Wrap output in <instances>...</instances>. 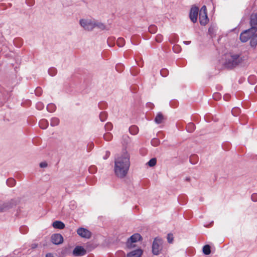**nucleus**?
<instances>
[{
    "mask_svg": "<svg viewBox=\"0 0 257 257\" xmlns=\"http://www.w3.org/2000/svg\"><path fill=\"white\" fill-rule=\"evenodd\" d=\"M130 166V155L125 151L115 159L114 168L115 174L119 178L124 177L128 172Z\"/></svg>",
    "mask_w": 257,
    "mask_h": 257,
    "instance_id": "1",
    "label": "nucleus"
},
{
    "mask_svg": "<svg viewBox=\"0 0 257 257\" xmlns=\"http://www.w3.org/2000/svg\"><path fill=\"white\" fill-rule=\"evenodd\" d=\"M246 60V57L239 53H230L225 55L224 66L231 69L237 66H241Z\"/></svg>",
    "mask_w": 257,
    "mask_h": 257,
    "instance_id": "2",
    "label": "nucleus"
},
{
    "mask_svg": "<svg viewBox=\"0 0 257 257\" xmlns=\"http://www.w3.org/2000/svg\"><path fill=\"white\" fill-rule=\"evenodd\" d=\"M94 19L85 18L79 20L80 26L85 31H92L94 29Z\"/></svg>",
    "mask_w": 257,
    "mask_h": 257,
    "instance_id": "3",
    "label": "nucleus"
},
{
    "mask_svg": "<svg viewBox=\"0 0 257 257\" xmlns=\"http://www.w3.org/2000/svg\"><path fill=\"white\" fill-rule=\"evenodd\" d=\"M163 240L161 238H156L152 244V252L155 255H158L162 249Z\"/></svg>",
    "mask_w": 257,
    "mask_h": 257,
    "instance_id": "4",
    "label": "nucleus"
},
{
    "mask_svg": "<svg viewBox=\"0 0 257 257\" xmlns=\"http://www.w3.org/2000/svg\"><path fill=\"white\" fill-rule=\"evenodd\" d=\"M199 21L201 25H205L209 22L207 15V9L205 6H203L199 12Z\"/></svg>",
    "mask_w": 257,
    "mask_h": 257,
    "instance_id": "5",
    "label": "nucleus"
},
{
    "mask_svg": "<svg viewBox=\"0 0 257 257\" xmlns=\"http://www.w3.org/2000/svg\"><path fill=\"white\" fill-rule=\"evenodd\" d=\"M17 202L14 200L4 202L0 203V212L7 211L11 208L16 206Z\"/></svg>",
    "mask_w": 257,
    "mask_h": 257,
    "instance_id": "6",
    "label": "nucleus"
},
{
    "mask_svg": "<svg viewBox=\"0 0 257 257\" xmlns=\"http://www.w3.org/2000/svg\"><path fill=\"white\" fill-rule=\"evenodd\" d=\"M256 32H253L251 29L249 28L247 30H244L240 35V40L243 42H246L249 39H250L254 34Z\"/></svg>",
    "mask_w": 257,
    "mask_h": 257,
    "instance_id": "7",
    "label": "nucleus"
},
{
    "mask_svg": "<svg viewBox=\"0 0 257 257\" xmlns=\"http://www.w3.org/2000/svg\"><path fill=\"white\" fill-rule=\"evenodd\" d=\"M250 29L253 32H257V13H252L249 18Z\"/></svg>",
    "mask_w": 257,
    "mask_h": 257,
    "instance_id": "8",
    "label": "nucleus"
},
{
    "mask_svg": "<svg viewBox=\"0 0 257 257\" xmlns=\"http://www.w3.org/2000/svg\"><path fill=\"white\" fill-rule=\"evenodd\" d=\"M199 8L197 7H192L191 9L189 17L191 21L195 23L197 22Z\"/></svg>",
    "mask_w": 257,
    "mask_h": 257,
    "instance_id": "9",
    "label": "nucleus"
},
{
    "mask_svg": "<svg viewBox=\"0 0 257 257\" xmlns=\"http://www.w3.org/2000/svg\"><path fill=\"white\" fill-rule=\"evenodd\" d=\"M77 233L81 237L85 238H90L91 236L90 231L83 227L79 228L77 230Z\"/></svg>",
    "mask_w": 257,
    "mask_h": 257,
    "instance_id": "10",
    "label": "nucleus"
},
{
    "mask_svg": "<svg viewBox=\"0 0 257 257\" xmlns=\"http://www.w3.org/2000/svg\"><path fill=\"white\" fill-rule=\"evenodd\" d=\"M142 238L141 235L139 233H135L132 235L128 239L126 242V245L128 247H132V243L136 242L137 241L141 239Z\"/></svg>",
    "mask_w": 257,
    "mask_h": 257,
    "instance_id": "11",
    "label": "nucleus"
},
{
    "mask_svg": "<svg viewBox=\"0 0 257 257\" xmlns=\"http://www.w3.org/2000/svg\"><path fill=\"white\" fill-rule=\"evenodd\" d=\"M51 241L55 244H61L63 241V237L61 234L56 233L53 234L51 237Z\"/></svg>",
    "mask_w": 257,
    "mask_h": 257,
    "instance_id": "12",
    "label": "nucleus"
},
{
    "mask_svg": "<svg viewBox=\"0 0 257 257\" xmlns=\"http://www.w3.org/2000/svg\"><path fill=\"white\" fill-rule=\"evenodd\" d=\"M86 253V250L81 246H76L73 251V254L75 256H83Z\"/></svg>",
    "mask_w": 257,
    "mask_h": 257,
    "instance_id": "13",
    "label": "nucleus"
},
{
    "mask_svg": "<svg viewBox=\"0 0 257 257\" xmlns=\"http://www.w3.org/2000/svg\"><path fill=\"white\" fill-rule=\"evenodd\" d=\"M143 251L141 249H138L128 253L127 257H140Z\"/></svg>",
    "mask_w": 257,
    "mask_h": 257,
    "instance_id": "14",
    "label": "nucleus"
},
{
    "mask_svg": "<svg viewBox=\"0 0 257 257\" xmlns=\"http://www.w3.org/2000/svg\"><path fill=\"white\" fill-rule=\"evenodd\" d=\"M95 28L101 30H107L106 26L103 23L94 19V29Z\"/></svg>",
    "mask_w": 257,
    "mask_h": 257,
    "instance_id": "15",
    "label": "nucleus"
},
{
    "mask_svg": "<svg viewBox=\"0 0 257 257\" xmlns=\"http://www.w3.org/2000/svg\"><path fill=\"white\" fill-rule=\"evenodd\" d=\"M250 46L253 48H255L257 45V33L256 32L252 35L250 39Z\"/></svg>",
    "mask_w": 257,
    "mask_h": 257,
    "instance_id": "16",
    "label": "nucleus"
},
{
    "mask_svg": "<svg viewBox=\"0 0 257 257\" xmlns=\"http://www.w3.org/2000/svg\"><path fill=\"white\" fill-rule=\"evenodd\" d=\"M53 227L55 228L63 229L65 227L64 223L60 221H55L53 223Z\"/></svg>",
    "mask_w": 257,
    "mask_h": 257,
    "instance_id": "17",
    "label": "nucleus"
},
{
    "mask_svg": "<svg viewBox=\"0 0 257 257\" xmlns=\"http://www.w3.org/2000/svg\"><path fill=\"white\" fill-rule=\"evenodd\" d=\"M48 121L44 119L41 120L39 122V126L42 129L46 128L48 126Z\"/></svg>",
    "mask_w": 257,
    "mask_h": 257,
    "instance_id": "18",
    "label": "nucleus"
},
{
    "mask_svg": "<svg viewBox=\"0 0 257 257\" xmlns=\"http://www.w3.org/2000/svg\"><path fill=\"white\" fill-rule=\"evenodd\" d=\"M164 119L163 115L161 113H158L155 118V121L158 123H161Z\"/></svg>",
    "mask_w": 257,
    "mask_h": 257,
    "instance_id": "19",
    "label": "nucleus"
},
{
    "mask_svg": "<svg viewBox=\"0 0 257 257\" xmlns=\"http://www.w3.org/2000/svg\"><path fill=\"white\" fill-rule=\"evenodd\" d=\"M129 131L131 134L135 135L138 133L139 128L136 125H132L130 127Z\"/></svg>",
    "mask_w": 257,
    "mask_h": 257,
    "instance_id": "20",
    "label": "nucleus"
},
{
    "mask_svg": "<svg viewBox=\"0 0 257 257\" xmlns=\"http://www.w3.org/2000/svg\"><path fill=\"white\" fill-rule=\"evenodd\" d=\"M59 123V119L57 117H53L51 119L50 124L52 126H57Z\"/></svg>",
    "mask_w": 257,
    "mask_h": 257,
    "instance_id": "21",
    "label": "nucleus"
},
{
    "mask_svg": "<svg viewBox=\"0 0 257 257\" xmlns=\"http://www.w3.org/2000/svg\"><path fill=\"white\" fill-rule=\"evenodd\" d=\"M203 252L206 254L208 255L210 253V246L209 245H205L203 247Z\"/></svg>",
    "mask_w": 257,
    "mask_h": 257,
    "instance_id": "22",
    "label": "nucleus"
},
{
    "mask_svg": "<svg viewBox=\"0 0 257 257\" xmlns=\"http://www.w3.org/2000/svg\"><path fill=\"white\" fill-rule=\"evenodd\" d=\"M125 41L122 38H119L117 40V45L119 47H122L124 45Z\"/></svg>",
    "mask_w": 257,
    "mask_h": 257,
    "instance_id": "23",
    "label": "nucleus"
},
{
    "mask_svg": "<svg viewBox=\"0 0 257 257\" xmlns=\"http://www.w3.org/2000/svg\"><path fill=\"white\" fill-rule=\"evenodd\" d=\"M47 109L48 111L52 112L55 110L56 106L54 104L50 103L47 105Z\"/></svg>",
    "mask_w": 257,
    "mask_h": 257,
    "instance_id": "24",
    "label": "nucleus"
},
{
    "mask_svg": "<svg viewBox=\"0 0 257 257\" xmlns=\"http://www.w3.org/2000/svg\"><path fill=\"white\" fill-rule=\"evenodd\" d=\"M103 138L106 141H109L111 140L112 135L110 133H106L103 135Z\"/></svg>",
    "mask_w": 257,
    "mask_h": 257,
    "instance_id": "25",
    "label": "nucleus"
},
{
    "mask_svg": "<svg viewBox=\"0 0 257 257\" xmlns=\"http://www.w3.org/2000/svg\"><path fill=\"white\" fill-rule=\"evenodd\" d=\"M156 162H157L156 159L152 158L148 162L147 164L150 167H153L156 164Z\"/></svg>",
    "mask_w": 257,
    "mask_h": 257,
    "instance_id": "26",
    "label": "nucleus"
},
{
    "mask_svg": "<svg viewBox=\"0 0 257 257\" xmlns=\"http://www.w3.org/2000/svg\"><path fill=\"white\" fill-rule=\"evenodd\" d=\"M187 131L189 132H192L195 129V125L193 123H190L187 126Z\"/></svg>",
    "mask_w": 257,
    "mask_h": 257,
    "instance_id": "27",
    "label": "nucleus"
},
{
    "mask_svg": "<svg viewBox=\"0 0 257 257\" xmlns=\"http://www.w3.org/2000/svg\"><path fill=\"white\" fill-rule=\"evenodd\" d=\"M7 183L8 186L12 187L16 184V181L13 179H10L8 180Z\"/></svg>",
    "mask_w": 257,
    "mask_h": 257,
    "instance_id": "28",
    "label": "nucleus"
},
{
    "mask_svg": "<svg viewBox=\"0 0 257 257\" xmlns=\"http://www.w3.org/2000/svg\"><path fill=\"white\" fill-rule=\"evenodd\" d=\"M231 112L234 116H236L240 112V109L237 107H234L232 109Z\"/></svg>",
    "mask_w": 257,
    "mask_h": 257,
    "instance_id": "29",
    "label": "nucleus"
},
{
    "mask_svg": "<svg viewBox=\"0 0 257 257\" xmlns=\"http://www.w3.org/2000/svg\"><path fill=\"white\" fill-rule=\"evenodd\" d=\"M99 118L101 121H104L106 118V114L105 112H102L100 113Z\"/></svg>",
    "mask_w": 257,
    "mask_h": 257,
    "instance_id": "30",
    "label": "nucleus"
},
{
    "mask_svg": "<svg viewBox=\"0 0 257 257\" xmlns=\"http://www.w3.org/2000/svg\"><path fill=\"white\" fill-rule=\"evenodd\" d=\"M56 69L55 68H50L48 70V73L51 76H54L56 74Z\"/></svg>",
    "mask_w": 257,
    "mask_h": 257,
    "instance_id": "31",
    "label": "nucleus"
},
{
    "mask_svg": "<svg viewBox=\"0 0 257 257\" xmlns=\"http://www.w3.org/2000/svg\"><path fill=\"white\" fill-rule=\"evenodd\" d=\"M112 128V124L110 122H107L105 125V129L106 131H111Z\"/></svg>",
    "mask_w": 257,
    "mask_h": 257,
    "instance_id": "32",
    "label": "nucleus"
},
{
    "mask_svg": "<svg viewBox=\"0 0 257 257\" xmlns=\"http://www.w3.org/2000/svg\"><path fill=\"white\" fill-rule=\"evenodd\" d=\"M130 141H131L130 139L128 136H123V144H125V145H127L128 144L130 143Z\"/></svg>",
    "mask_w": 257,
    "mask_h": 257,
    "instance_id": "33",
    "label": "nucleus"
},
{
    "mask_svg": "<svg viewBox=\"0 0 257 257\" xmlns=\"http://www.w3.org/2000/svg\"><path fill=\"white\" fill-rule=\"evenodd\" d=\"M173 235L172 234H168L167 235V240L169 243H171L173 241Z\"/></svg>",
    "mask_w": 257,
    "mask_h": 257,
    "instance_id": "34",
    "label": "nucleus"
},
{
    "mask_svg": "<svg viewBox=\"0 0 257 257\" xmlns=\"http://www.w3.org/2000/svg\"><path fill=\"white\" fill-rule=\"evenodd\" d=\"M159 143V141L157 139H154L151 141V144L154 146H157Z\"/></svg>",
    "mask_w": 257,
    "mask_h": 257,
    "instance_id": "35",
    "label": "nucleus"
},
{
    "mask_svg": "<svg viewBox=\"0 0 257 257\" xmlns=\"http://www.w3.org/2000/svg\"><path fill=\"white\" fill-rule=\"evenodd\" d=\"M251 199L253 202L257 201V193H253L251 196Z\"/></svg>",
    "mask_w": 257,
    "mask_h": 257,
    "instance_id": "36",
    "label": "nucleus"
},
{
    "mask_svg": "<svg viewBox=\"0 0 257 257\" xmlns=\"http://www.w3.org/2000/svg\"><path fill=\"white\" fill-rule=\"evenodd\" d=\"M156 27L155 26H151L149 28V31L151 33H154L156 31Z\"/></svg>",
    "mask_w": 257,
    "mask_h": 257,
    "instance_id": "37",
    "label": "nucleus"
},
{
    "mask_svg": "<svg viewBox=\"0 0 257 257\" xmlns=\"http://www.w3.org/2000/svg\"><path fill=\"white\" fill-rule=\"evenodd\" d=\"M89 172L90 173H93L96 171V167L95 166H92L89 167Z\"/></svg>",
    "mask_w": 257,
    "mask_h": 257,
    "instance_id": "38",
    "label": "nucleus"
},
{
    "mask_svg": "<svg viewBox=\"0 0 257 257\" xmlns=\"http://www.w3.org/2000/svg\"><path fill=\"white\" fill-rule=\"evenodd\" d=\"M156 40L158 42H161L162 41V36L161 35H158L156 36Z\"/></svg>",
    "mask_w": 257,
    "mask_h": 257,
    "instance_id": "39",
    "label": "nucleus"
},
{
    "mask_svg": "<svg viewBox=\"0 0 257 257\" xmlns=\"http://www.w3.org/2000/svg\"><path fill=\"white\" fill-rule=\"evenodd\" d=\"M47 166L48 164L46 162H43L40 164V167L41 168H46L47 167Z\"/></svg>",
    "mask_w": 257,
    "mask_h": 257,
    "instance_id": "40",
    "label": "nucleus"
},
{
    "mask_svg": "<svg viewBox=\"0 0 257 257\" xmlns=\"http://www.w3.org/2000/svg\"><path fill=\"white\" fill-rule=\"evenodd\" d=\"M37 107L39 109H41L43 107V105L41 103L39 102L37 103Z\"/></svg>",
    "mask_w": 257,
    "mask_h": 257,
    "instance_id": "41",
    "label": "nucleus"
},
{
    "mask_svg": "<svg viewBox=\"0 0 257 257\" xmlns=\"http://www.w3.org/2000/svg\"><path fill=\"white\" fill-rule=\"evenodd\" d=\"M166 70H162L160 72L161 73V74L163 76H166Z\"/></svg>",
    "mask_w": 257,
    "mask_h": 257,
    "instance_id": "42",
    "label": "nucleus"
},
{
    "mask_svg": "<svg viewBox=\"0 0 257 257\" xmlns=\"http://www.w3.org/2000/svg\"><path fill=\"white\" fill-rule=\"evenodd\" d=\"M46 257H53V255L51 253H48L46 254Z\"/></svg>",
    "mask_w": 257,
    "mask_h": 257,
    "instance_id": "43",
    "label": "nucleus"
},
{
    "mask_svg": "<svg viewBox=\"0 0 257 257\" xmlns=\"http://www.w3.org/2000/svg\"><path fill=\"white\" fill-rule=\"evenodd\" d=\"M229 97V95H226L224 96V99L225 100H227L228 98Z\"/></svg>",
    "mask_w": 257,
    "mask_h": 257,
    "instance_id": "44",
    "label": "nucleus"
},
{
    "mask_svg": "<svg viewBox=\"0 0 257 257\" xmlns=\"http://www.w3.org/2000/svg\"><path fill=\"white\" fill-rule=\"evenodd\" d=\"M183 43L186 45H189L191 43V41H184Z\"/></svg>",
    "mask_w": 257,
    "mask_h": 257,
    "instance_id": "45",
    "label": "nucleus"
},
{
    "mask_svg": "<svg viewBox=\"0 0 257 257\" xmlns=\"http://www.w3.org/2000/svg\"><path fill=\"white\" fill-rule=\"evenodd\" d=\"M37 247V244H33L32 245V247L33 248H36Z\"/></svg>",
    "mask_w": 257,
    "mask_h": 257,
    "instance_id": "46",
    "label": "nucleus"
},
{
    "mask_svg": "<svg viewBox=\"0 0 257 257\" xmlns=\"http://www.w3.org/2000/svg\"><path fill=\"white\" fill-rule=\"evenodd\" d=\"M177 49H178V48H179V47H178V46H175V47H174V48H173L174 51L175 52H178L176 51V49H177Z\"/></svg>",
    "mask_w": 257,
    "mask_h": 257,
    "instance_id": "47",
    "label": "nucleus"
}]
</instances>
